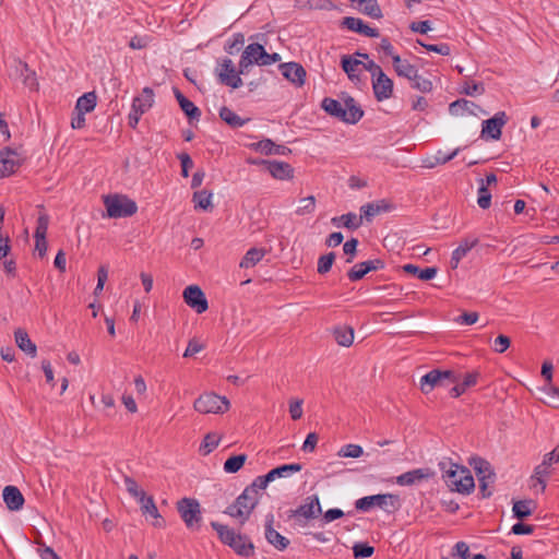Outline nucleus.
Segmentation results:
<instances>
[{
	"instance_id": "nucleus-1",
	"label": "nucleus",
	"mask_w": 559,
	"mask_h": 559,
	"mask_svg": "<svg viewBox=\"0 0 559 559\" xmlns=\"http://www.w3.org/2000/svg\"><path fill=\"white\" fill-rule=\"evenodd\" d=\"M258 480L254 479L251 485L247 486L242 493L236 498L234 503L229 504L224 511L225 514L239 519L240 524H245L254 508L258 506L262 486H258Z\"/></svg>"
},
{
	"instance_id": "nucleus-2",
	"label": "nucleus",
	"mask_w": 559,
	"mask_h": 559,
	"mask_svg": "<svg viewBox=\"0 0 559 559\" xmlns=\"http://www.w3.org/2000/svg\"><path fill=\"white\" fill-rule=\"evenodd\" d=\"M211 527L217 533L219 542L231 548L236 555L242 558H249L254 555L255 547L248 535L237 533L228 525L216 521L211 522Z\"/></svg>"
},
{
	"instance_id": "nucleus-3",
	"label": "nucleus",
	"mask_w": 559,
	"mask_h": 559,
	"mask_svg": "<svg viewBox=\"0 0 559 559\" xmlns=\"http://www.w3.org/2000/svg\"><path fill=\"white\" fill-rule=\"evenodd\" d=\"M344 104L345 107L334 98L324 97L321 107L326 114L345 123H357L362 118L364 110L350 96L345 99Z\"/></svg>"
},
{
	"instance_id": "nucleus-4",
	"label": "nucleus",
	"mask_w": 559,
	"mask_h": 559,
	"mask_svg": "<svg viewBox=\"0 0 559 559\" xmlns=\"http://www.w3.org/2000/svg\"><path fill=\"white\" fill-rule=\"evenodd\" d=\"M373 507H379L388 513H393L400 509L401 500L394 493H379L362 497L355 502V508L361 512H368Z\"/></svg>"
},
{
	"instance_id": "nucleus-5",
	"label": "nucleus",
	"mask_w": 559,
	"mask_h": 559,
	"mask_svg": "<svg viewBox=\"0 0 559 559\" xmlns=\"http://www.w3.org/2000/svg\"><path fill=\"white\" fill-rule=\"evenodd\" d=\"M104 205L110 218L130 217L138 211L135 201L124 194L105 195Z\"/></svg>"
},
{
	"instance_id": "nucleus-6",
	"label": "nucleus",
	"mask_w": 559,
	"mask_h": 559,
	"mask_svg": "<svg viewBox=\"0 0 559 559\" xmlns=\"http://www.w3.org/2000/svg\"><path fill=\"white\" fill-rule=\"evenodd\" d=\"M176 508L188 530H200L202 523V512L201 506L197 499L185 497L177 501Z\"/></svg>"
},
{
	"instance_id": "nucleus-7",
	"label": "nucleus",
	"mask_w": 559,
	"mask_h": 559,
	"mask_svg": "<svg viewBox=\"0 0 559 559\" xmlns=\"http://www.w3.org/2000/svg\"><path fill=\"white\" fill-rule=\"evenodd\" d=\"M460 377L453 370L432 369L420 378V390L430 393L437 386H448L459 381Z\"/></svg>"
},
{
	"instance_id": "nucleus-8",
	"label": "nucleus",
	"mask_w": 559,
	"mask_h": 559,
	"mask_svg": "<svg viewBox=\"0 0 559 559\" xmlns=\"http://www.w3.org/2000/svg\"><path fill=\"white\" fill-rule=\"evenodd\" d=\"M230 403L225 396L213 392L200 395L193 404L197 412L201 414H223L229 409Z\"/></svg>"
},
{
	"instance_id": "nucleus-9",
	"label": "nucleus",
	"mask_w": 559,
	"mask_h": 559,
	"mask_svg": "<svg viewBox=\"0 0 559 559\" xmlns=\"http://www.w3.org/2000/svg\"><path fill=\"white\" fill-rule=\"evenodd\" d=\"M322 514L320 499L317 495L308 496L304 503L297 509L289 511V518L295 519L299 524H306L307 521L313 520Z\"/></svg>"
},
{
	"instance_id": "nucleus-10",
	"label": "nucleus",
	"mask_w": 559,
	"mask_h": 559,
	"mask_svg": "<svg viewBox=\"0 0 559 559\" xmlns=\"http://www.w3.org/2000/svg\"><path fill=\"white\" fill-rule=\"evenodd\" d=\"M508 122V116L504 111H498L493 117L484 120L481 123V136H487L492 140H500L502 128Z\"/></svg>"
},
{
	"instance_id": "nucleus-11",
	"label": "nucleus",
	"mask_w": 559,
	"mask_h": 559,
	"mask_svg": "<svg viewBox=\"0 0 559 559\" xmlns=\"http://www.w3.org/2000/svg\"><path fill=\"white\" fill-rule=\"evenodd\" d=\"M185 302L192 308L197 313H203L209 308V302L205 294L198 285H190L183 290Z\"/></svg>"
},
{
	"instance_id": "nucleus-12",
	"label": "nucleus",
	"mask_w": 559,
	"mask_h": 559,
	"mask_svg": "<svg viewBox=\"0 0 559 559\" xmlns=\"http://www.w3.org/2000/svg\"><path fill=\"white\" fill-rule=\"evenodd\" d=\"M301 469L302 465L299 463L283 464L271 469L265 475L258 476L255 479L259 483L258 486H262V488L265 489L267 485L276 478L288 477L293 473L300 472Z\"/></svg>"
},
{
	"instance_id": "nucleus-13",
	"label": "nucleus",
	"mask_w": 559,
	"mask_h": 559,
	"mask_svg": "<svg viewBox=\"0 0 559 559\" xmlns=\"http://www.w3.org/2000/svg\"><path fill=\"white\" fill-rule=\"evenodd\" d=\"M219 66L218 79L222 84L230 86L231 88H238L242 85V80L229 58H224Z\"/></svg>"
},
{
	"instance_id": "nucleus-14",
	"label": "nucleus",
	"mask_w": 559,
	"mask_h": 559,
	"mask_svg": "<svg viewBox=\"0 0 559 559\" xmlns=\"http://www.w3.org/2000/svg\"><path fill=\"white\" fill-rule=\"evenodd\" d=\"M273 523L274 514L269 513L265 516V538L275 549L283 551L289 546L290 542L273 527Z\"/></svg>"
},
{
	"instance_id": "nucleus-15",
	"label": "nucleus",
	"mask_w": 559,
	"mask_h": 559,
	"mask_svg": "<svg viewBox=\"0 0 559 559\" xmlns=\"http://www.w3.org/2000/svg\"><path fill=\"white\" fill-rule=\"evenodd\" d=\"M282 75L297 87H301L306 81V70L297 62H286L280 66Z\"/></svg>"
},
{
	"instance_id": "nucleus-16",
	"label": "nucleus",
	"mask_w": 559,
	"mask_h": 559,
	"mask_svg": "<svg viewBox=\"0 0 559 559\" xmlns=\"http://www.w3.org/2000/svg\"><path fill=\"white\" fill-rule=\"evenodd\" d=\"M372 90L378 102L389 99L393 95V81L382 72L372 79Z\"/></svg>"
},
{
	"instance_id": "nucleus-17",
	"label": "nucleus",
	"mask_w": 559,
	"mask_h": 559,
	"mask_svg": "<svg viewBox=\"0 0 559 559\" xmlns=\"http://www.w3.org/2000/svg\"><path fill=\"white\" fill-rule=\"evenodd\" d=\"M341 27L348 31L365 35L367 37H379L378 28L370 27L361 19L354 16H345L341 21Z\"/></svg>"
},
{
	"instance_id": "nucleus-18",
	"label": "nucleus",
	"mask_w": 559,
	"mask_h": 559,
	"mask_svg": "<svg viewBox=\"0 0 559 559\" xmlns=\"http://www.w3.org/2000/svg\"><path fill=\"white\" fill-rule=\"evenodd\" d=\"M19 154L7 147L0 151V178L10 176L19 168Z\"/></svg>"
},
{
	"instance_id": "nucleus-19",
	"label": "nucleus",
	"mask_w": 559,
	"mask_h": 559,
	"mask_svg": "<svg viewBox=\"0 0 559 559\" xmlns=\"http://www.w3.org/2000/svg\"><path fill=\"white\" fill-rule=\"evenodd\" d=\"M435 473L430 468H416L399 475L395 481L400 486H412L429 479Z\"/></svg>"
},
{
	"instance_id": "nucleus-20",
	"label": "nucleus",
	"mask_w": 559,
	"mask_h": 559,
	"mask_svg": "<svg viewBox=\"0 0 559 559\" xmlns=\"http://www.w3.org/2000/svg\"><path fill=\"white\" fill-rule=\"evenodd\" d=\"M249 147L264 155H288L292 153L289 147L275 144L271 139H263L259 142L251 143Z\"/></svg>"
},
{
	"instance_id": "nucleus-21",
	"label": "nucleus",
	"mask_w": 559,
	"mask_h": 559,
	"mask_svg": "<svg viewBox=\"0 0 559 559\" xmlns=\"http://www.w3.org/2000/svg\"><path fill=\"white\" fill-rule=\"evenodd\" d=\"M3 501L10 511H19L23 508L25 499L21 490L13 485H8L2 491Z\"/></svg>"
},
{
	"instance_id": "nucleus-22",
	"label": "nucleus",
	"mask_w": 559,
	"mask_h": 559,
	"mask_svg": "<svg viewBox=\"0 0 559 559\" xmlns=\"http://www.w3.org/2000/svg\"><path fill=\"white\" fill-rule=\"evenodd\" d=\"M462 467L464 466L452 463L451 461H441L439 463V468L442 472V478L451 490L457 486V478L461 476Z\"/></svg>"
},
{
	"instance_id": "nucleus-23",
	"label": "nucleus",
	"mask_w": 559,
	"mask_h": 559,
	"mask_svg": "<svg viewBox=\"0 0 559 559\" xmlns=\"http://www.w3.org/2000/svg\"><path fill=\"white\" fill-rule=\"evenodd\" d=\"M141 511L144 515H151L155 519V522H153V525L155 527H164L166 522L162 518V515L158 512V509L155 504L154 498L152 496L145 495L144 498L139 500Z\"/></svg>"
},
{
	"instance_id": "nucleus-24",
	"label": "nucleus",
	"mask_w": 559,
	"mask_h": 559,
	"mask_svg": "<svg viewBox=\"0 0 559 559\" xmlns=\"http://www.w3.org/2000/svg\"><path fill=\"white\" fill-rule=\"evenodd\" d=\"M392 210L393 205L384 199L367 203L360 207L362 219L366 218L368 222H370L374 216Z\"/></svg>"
},
{
	"instance_id": "nucleus-25",
	"label": "nucleus",
	"mask_w": 559,
	"mask_h": 559,
	"mask_svg": "<svg viewBox=\"0 0 559 559\" xmlns=\"http://www.w3.org/2000/svg\"><path fill=\"white\" fill-rule=\"evenodd\" d=\"M267 171L277 180L293 179L295 173L290 164L280 160H270V163H267Z\"/></svg>"
},
{
	"instance_id": "nucleus-26",
	"label": "nucleus",
	"mask_w": 559,
	"mask_h": 559,
	"mask_svg": "<svg viewBox=\"0 0 559 559\" xmlns=\"http://www.w3.org/2000/svg\"><path fill=\"white\" fill-rule=\"evenodd\" d=\"M477 245L478 238H465L462 240L459 247L452 252L450 261L451 267L456 269L460 261Z\"/></svg>"
},
{
	"instance_id": "nucleus-27",
	"label": "nucleus",
	"mask_w": 559,
	"mask_h": 559,
	"mask_svg": "<svg viewBox=\"0 0 559 559\" xmlns=\"http://www.w3.org/2000/svg\"><path fill=\"white\" fill-rule=\"evenodd\" d=\"M154 104V91L151 87H144L142 94L133 98L131 108L145 114Z\"/></svg>"
},
{
	"instance_id": "nucleus-28",
	"label": "nucleus",
	"mask_w": 559,
	"mask_h": 559,
	"mask_svg": "<svg viewBox=\"0 0 559 559\" xmlns=\"http://www.w3.org/2000/svg\"><path fill=\"white\" fill-rule=\"evenodd\" d=\"M393 68L399 76L407 80L417 78V68L409 63L408 60L402 59L400 56L393 57Z\"/></svg>"
},
{
	"instance_id": "nucleus-29",
	"label": "nucleus",
	"mask_w": 559,
	"mask_h": 559,
	"mask_svg": "<svg viewBox=\"0 0 559 559\" xmlns=\"http://www.w3.org/2000/svg\"><path fill=\"white\" fill-rule=\"evenodd\" d=\"M335 227H345L350 230H356L362 225V216H357L355 213L349 212L341 216H335L331 219Z\"/></svg>"
},
{
	"instance_id": "nucleus-30",
	"label": "nucleus",
	"mask_w": 559,
	"mask_h": 559,
	"mask_svg": "<svg viewBox=\"0 0 559 559\" xmlns=\"http://www.w3.org/2000/svg\"><path fill=\"white\" fill-rule=\"evenodd\" d=\"M536 508V502L532 499L518 500L513 503V516L523 521L531 516Z\"/></svg>"
},
{
	"instance_id": "nucleus-31",
	"label": "nucleus",
	"mask_w": 559,
	"mask_h": 559,
	"mask_svg": "<svg viewBox=\"0 0 559 559\" xmlns=\"http://www.w3.org/2000/svg\"><path fill=\"white\" fill-rule=\"evenodd\" d=\"M402 269L405 273L416 276L425 282L432 280L438 272L436 266L420 269L419 266L411 263L403 265Z\"/></svg>"
},
{
	"instance_id": "nucleus-32",
	"label": "nucleus",
	"mask_w": 559,
	"mask_h": 559,
	"mask_svg": "<svg viewBox=\"0 0 559 559\" xmlns=\"http://www.w3.org/2000/svg\"><path fill=\"white\" fill-rule=\"evenodd\" d=\"M15 336V343L17 347L25 352L26 354L31 355L32 357H35L37 354V347L35 343L32 342L26 331L22 329H17L14 332Z\"/></svg>"
},
{
	"instance_id": "nucleus-33",
	"label": "nucleus",
	"mask_w": 559,
	"mask_h": 559,
	"mask_svg": "<svg viewBox=\"0 0 559 559\" xmlns=\"http://www.w3.org/2000/svg\"><path fill=\"white\" fill-rule=\"evenodd\" d=\"M219 118L233 129L240 128L250 121V118L239 117L235 111H233L227 106L221 107Z\"/></svg>"
},
{
	"instance_id": "nucleus-34",
	"label": "nucleus",
	"mask_w": 559,
	"mask_h": 559,
	"mask_svg": "<svg viewBox=\"0 0 559 559\" xmlns=\"http://www.w3.org/2000/svg\"><path fill=\"white\" fill-rule=\"evenodd\" d=\"M264 47L261 44L253 43L246 47L242 52V62L246 63H261L264 56Z\"/></svg>"
},
{
	"instance_id": "nucleus-35",
	"label": "nucleus",
	"mask_w": 559,
	"mask_h": 559,
	"mask_svg": "<svg viewBox=\"0 0 559 559\" xmlns=\"http://www.w3.org/2000/svg\"><path fill=\"white\" fill-rule=\"evenodd\" d=\"M475 483L467 467H462L461 476L457 478V486L454 487L453 491L468 495L474 490Z\"/></svg>"
},
{
	"instance_id": "nucleus-36",
	"label": "nucleus",
	"mask_w": 559,
	"mask_h": 559,
	"mask_svg": "<svg viewBox=\"0 0 559 559\" xmlns=\"http://www.w3.org/2000/svg\"><path fill=\"white\" fill-rule=\"evenodd\" d=\"M97 104V95L95 92H87L80 96L75 104V111L88 114L93 111Z\"/></svg>"
},
{
	"instance_id": "nucleus-37",
	"label": "nucleus",
	"mask_w": 559,
	"mask_h": 559,
	"mask_svg": "<svg viewBox=\"0 0 559 559\" xmlns=\"http://www.w3.org/2000/svg\"><path fill=\"white\" fill-rule=\"evenodd\" d=\"M333 336L340 346L349 347L354 342V329L350 326H336Z\"/></svg>"
},
{
	"instance_id": "nucleus-38",
	"label": "nucleus",
	"mask_w": 559,
	"mask_h": 559,
	"mask_svg": "<svg viewBox=\"0 0 559 559\" xmlns=\"http://www.w3.org/2000/svg\"><path fill=\"white\" fill-rule=\"evenodd\" d=\"M265 253L266 251L264 249L251 248L241 259L239 266L242 269L252 267L263 259Z\"/></svg>"
},
{
	"instance_id": "nucleus-39",
	"label": "nucleus",
	"mask_w": 559,
	"mask_h": 559,
	"mask_svg": "<svg viewBox=\"0 0 559 559\" xmlns=\"http://www.w3.org/2000/svg\"><path fill=\"white\" fill-rule=\"evenodd\" d=\"M246 461V454L231 455L225 461L224 471L229 474H235L245 465Z\"/></svg>"
},
{
	"instance_id": "nucleus-40",
	"label": "nucleus",
	"mask_w": 559,
	"mask_h": 559,
	"mask_svg": "<svg viewBox=\"0 0 559 559\" xmlns=\"http://www.w3.org/2000/svg\"><path fill=\"white\" fill-rule=\"evenodd\" d=\"M361 64L360 60L354 59L350 56H343L341 60V66L344 72L348 75V79L354 81L355 79H359L357 74H355L356 68Z\"/></svg>"
},
{
	"instance_id": "nucleus-41",
	"label": "nucleus",
	"mask_w": 559,
	"mask_h": 559,
	"mask_svg": "<svg viewBox=\"0 0 559 559\" xmlns=\"http://www.w3.org/2000/svg\"><path fill=\"white\" fill-rule=\"evenodd\" d=\"M360 11L376 20H380L383 17L382 10L377 0H368L360 5Z\"/></svg>"
},
{
	"instance_id": "nucleus-42",
	"label": "nucleus",
	"mask_w": 559,
	"mask_h": 559,
	"mask_svg": "<svg viewBox=\"0 0 559 559\" xmlns=\"http://www.w3.org/2000/svg\"><path fill=\"white\" fill-rule=\"evenodd\" d=\"M212 193L207 190H200L193 193L192 201L195 209L206 211L211 206Z\"/></svg>"
},
{
	"instance_id": "nucleus-43",
	"label": "nucleus",
	"mask_w": 559,
	"mask_h": 559,
	"mask_svg": "<svg viewBox=\"0 0 559 559\" xmlns=\"http://www.w3.org/2000/svg\"><path fill=\"white\" fill-rule=\"evenodd\" d=\"M472 107H477L473 102L465 98L457 99L450 104L449 110L451 115H460L464 111L473 114Z\"/></svg>"
},
{
	"instance_id": "nucleus-44",
	"label": "nucleus",
	"mask_w": 559,
	"mask_h": 559,
	"mask_svg": "<svg viewBox=\"0 0 559 559\" xmlns=\"http://www.w3.org/2000/svg\"><path fill=\"white\" fill-rule=\"evenodd\" d=\"M245 44V35L242 33H236L233 37L226 43L225 51L229 55L237 53Z\"/></svg>"
},
{
	"instance_id": "nucleus-45",
	"label": "nucleus",
	"mask_w": 559,
	"mask_h": 559,
	"mask_svg": "<svg viewBox=\"0 0 559 559\" xmlns=\"http://www.w3.org/2000/svg\"><path fill=\"white\" fill-rule=\"evenodd\" d=\"M478 198H477V204L480 209L487 210L491 205V193L488 190L487 186L485 185V181L481 179V183L478 188Z\"/></svg>"
},
{
	"instance_id": "nucleus-46",
	"label": "nucleus",
	"mask_w": 559,
	"mask_h": 559,
	"mask_svg": "<svg viewBox=\"0 0 559 559\" xmlns=\"http://www.w3.org/2000/svg\"><path fill=\"white\" fill-rule=\"evenodd\" d=\"M374 547L368 543H356L353 546V554L355 559H365L373 555Z\"/></svg>"
},
{
	"instance_id": "nucleus-47",
	"label": "nucleus",
	"mask_w": 559,
	"mask_h": 559,
	"mask_svg": "<svg viewBox=\"0 0 559 559\" xmlns=\"http://www.w3.org/2000/svg\"><path fill=\"white\" fill-rule=\"evenodd\" d=\"M123 481H124V485H126V489L127 491L135 499H138V501L142 498H144V496L146 495V492L142 489L139 488V485L136 483V480L130 476H124L123 477Z\"/></svg>"
},
{
	"instance_id": "nucleus-48",
	"label": "nucleus",
	"mask_w": 559,
	"mask_h": 559,
	"mask_svg": "<svg viewBox=\"0 0 559 559\" xmlns=\"http://www.w3.org/2000/svg\"><path fill=\"white\" fill-rule=\"evenodd\" d=\"M495 479H496L495 473H489V474H487V476L480 477V479L478 480V488H479V493L481 495V498H489L492 495L491 490H489V486L495 483Z\"/></svg>"
},
{
	"instance_id": "nucleus-49",
	"label": "nucleus",
	"mask_w": 559,
	"mask_h": 559,
	"mask_svg": "<svg viewBox=\"0 0 559 559\" xmlns=\"http://www.w3.org/2000/svg\"><path fill=\"white\" fill-rule=\"evenodd\" d=\"M335 258L336 255L334 252H329L326 254L321 255L318 260V273L326 274L328 272H330L335 261Z\"/></svg>"
},
{
	"instance_id": "nucleus-50",
	"label": "nucleus",
	"mask_w": 559,
	"mask_h": 559,
	"mask_svg": "<svg viewBox=\"0 0 559 559\" xmlns=\"http://www.w3.org/2000/svg\"><path fill=\"white\" fill-rule=\"evenodd\" d=\"M362 453H364V450L359 444L349 443V444L343 445L341 448V450L338 451L337 455L341 457L357 459V457L361 456Z\"/></svg>"
},
{
	"instance_id": "nucleus-51",
	"label": "nucleus",
	"mask_w": 559,
	"mask_h": 559,
	"mask_svg": "<svg viewBox=\"0 0 559 559\" xmlns=\"http://www.w3.org/2000/svg\"><path fill=\"white\" fill-rule=\"evenodd\" d=\"M469 464H472L471 461ZM473 465L478 480L480 479L481 476H487V474L493 473L490 464L481 457L473 459Z\"/></svg>"
},
{
	"instance_id": "nucleus-52",
	"label": "nucleus",
	"mask_w": 559,
	"mask_h": 559,
	"mask_svg": "<svg viewBox=\"0 0 559 559\" xmlns=\"http://www.w3.org/2000/svg\"><path fill=\"white\" fill-rule=\"evenodd\" d=\"M417 44L423 46L426 50L436 52L442 56H449L451 53V48L448 44H426L420 39H417Z\"/></svg>"
},
{
	"instance_id": "nucleus-53",
	"label": "nucleus",
	"mask_w": 559,
	"mask_h": 559,
	"mask_svg": "<svg viewBox=\"0 0 559 559\" xmlns=\"http://www.w3.org/2000/svg\"><path fill=\"white\" fill-rule=\"evenodd\" d=\"M180 108L187 116L189 122L193 120L198 121L201 117V110L190 99L183 102Z\"/></svg>"
},
{
	"instance_id": "nucleus-54",
	"label": "nucleus",
	"mask_w": 559,
	"mask_h": 559,
	"mask_svg": "<svg viewBox=\"0 0 559 559\" xmlns=\"http://www.w3.org/2000/svg\"><path fill=\"white\" fill-rule=\"evenodd\" d=\"M300 206L296 210L297 215H306L310 214L316 209V198L313 195H309L307 198L300 199Z\"/></svg>"
},
{
	"instance_id": "nucleus-55",
	"label": "nucleus",
	"mask_w": 559,
	"mask_h": 559,
	"mask_svg": "<svg viewBox=\"0 0 559 559\" xmlns=\"http://www.w3.org/2000/svg\"><path fill=\"white\" fill-rule=\"evenodd\" d=\"M485 92V86L481 82H468L466 81L464 83V86L461 91V93L474 96V95H481Z\"/></svg>"
},
{
	"instance_id": "nucleus-56",
	"label": "nucleus",
	"mask_w": 559,
	"mask_h": 559,
	"mask_svg": "<svg viewBox=\"0 0 559 559\" xmlns=\"http://www.w3.org/2000/svg\"><path fill=\"white\" fill-rule=\"evenodd\" d=\"M548 467L549 465H544V461L537 465L534 469V474L532 476L533 479H536V481L540 485L542 491L546 489V480L544 479L545 476L548 475Z\"/></svg>"
},
{
	"instance_id": "nucleus-57",
	"label": "nucleus",
	"mask_w": 559,
	"mask_h": 559,
	"mask_svg": "<svg viewBox=\"0 0 559 559\" xmlns=\"http://www.w3.org/2000/svg\"><path fill=\"white\" fill-rule=\"evenodd\" d=\"M412 87L423 93H429L432 90V82L429 79H425L417 73L416 79H411Z\"/></svg>"
},
{
	"instance_id": "nucleus-58",
	"label": "nucleus",
	"mask_w": 559,
	"mask_h": 559,
	"mask_svg": "<svg viewBox=\"0 0 559 559\" xmlns=\"http://www.w3.org/2000/svg\"><path fill=\"white\" fill-rule=\"evenodd\" d=\"M218 441L219 439L216 435L207 433L200 447V451H203V454L211 453L218 445Z\"/></svg>"
},
{
	"instance_id": "nucleus-59",
	"label": "nucleus",
	"mask_w": 559,
	"mask_h": 559,
	"mask_svg": "<svg viewBox=\"0 0 559 559\" xmlns=\"http://www.w3.org/2000/svg\"><path fill=\"white\" fill-rule=\"evenodd\" d=\"M357 246H358V239H356V238H350L349 240H347L344 243L343 251L346 255H348V258L346 259L347 263L353 262L354 257L356 255V252H357Z\"/></svg>"
},
{
	"instance_id": "nucleus-60",
	"label": "nucleus",
	"mask_w": 559,
	"mask_h": 559,
	"mask_svg": "<svg viewBox=\"0 0 559 559\" xmlns=\"http://www.w3.org/2000/svg\"><path fill=\"white\" fill-rule=\"evenodd\" d=\"M511 345V340L509 336L500 334L495 338L493 342V350L496 353L502 354L504 353Z\"/></svg>"
},
{
	"instance_id": "nucleus-61",
	"label": "nucleus",
	"mask_w": 559,
	"mask_h": 559,
	"mask_svg": "<svg viewBox=\"0 0 559 559\" xmlns=\"http://www.w3.org/2000/svg\"><path fill=\"white\" fill-rule=\"evenodd\" d=\"M178 159L181 164V176L187 178L189 176V170L193 167V160L188 153H180L177 155Z\"/></svg>"
},
{
	"instance_id": "nucleus-62",
	"label": "nucleus",
	"mask_w": 559,
	"mask_h": 559,
	"mask_svg": "<svg viewBox=\"0 0 559 559\" xmlns=\"http://www.w3.org/2000/svg\"><path fill=\"white\" fill-rule=\"evenodd\" d=\"M367 271L365 266L362 265V262L355 264L348 272L347 276L349 281L357 282L364 278L365 275H367Z\"/></svg>"
},
{
	"instance_id": "nucleus-63",
	"label": "nucleus",
	"mask_w": 559,
	"mask_h": 559,
	"mask_svg": "<svg viewBox=\"0 0 559 559\" xmlns=\"http://www.w3.org/2000/svg\"><path fill=\"white\" fill-rule=\"evenodd\" d=\"M49 218L47 215H40L37 219V226L35 229V238H46L48 229Z\"/></svg>"
},
{
	"instance_id": "nucleus-64",
	"label": "nucleus",
	"mask_w": 559,
	"mask_h": 559,
	"mask_svg": "<svg viewBox=\"0 0 559 559\" xmlns=\"http://www.w3.org/2000/svg\"><path fill=\"white\" fill-rule=\"evenodd\" d=\"M545 392L550 399V405L555 408H559V388L549 385L545 388Z\"/></svg>"
}]
</instances>
